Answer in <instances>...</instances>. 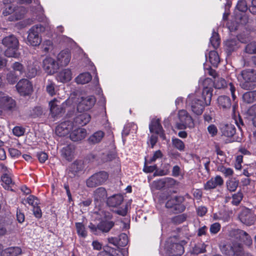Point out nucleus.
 <instances>
[{
    "instance_id": "f257e3e1",
    "label": "nucleus",
    "mask_w": 256,
    "mask_h": 256,
    "mask_svg": "<svg viewBox=\"0 0 256 256\" xmlns=\"http://www.w3.org/2000/svg\"><path fill=\"white\" fill-rule=\"evenodd\" d=\"M213 90L212 88L204 87L202 94L204 101L196 98L192 100L191 110L194 114L198 116L202 114L206 106L210 104Z\"/></svg>"
},
{
    "instance_id": "f03ea898",
    "label": "nucleus",
    "mask_w": 256,
    "mask_h": 256,
    "mask_svg": "<svg viewBox=\"0 0 256 256\" xmlns=\"http://www.w3.org/2000/svg\"><path fill=\"white\" fill-rule=\"evenodd\" d=\"M2 44L6 48L4 51V56L8 58H18L20 53L18 52L19 42L14 34L6 36L2 40Z\"/></svg>"
},
{
    "instance_id": "7ed1b4c3",
    "label": "nucleus",
    "mask_w": 256,
    "mask_h": 256,
    "mask_svg": "<svg viewBox=\"0 0 256 256\" xmlns=\"http://www.w3.org/2000/svg\"><path fill=\"white\" fill-rule=\"evenodd\" d=\"M185 200L186 198L183 196H170L167 198L165 208L174 214L182 213L186 209L184 204Z\"/></svg>"
},
{
    "instance_id": "20e7f679",
    "label": "nucleus",
    "mask_w": 256,
    "mask_h": 256,
    "mask_svg": "<svg viewBox=\"0 0 256 256\" xmlns=\"http://www.w3.org/2000/svg\"><path fill=\"white\" fill-rule=\"evenodd\" d=\"M242 88L248 90L251 88L250 83L256 82V70L246 68L240 72L238 76Z\"/></svg>"
},
{
    "instance_id": "39448f33",
    "label": "nucleus",
    "mask_w": 256,
    "mask_h": 256,
    "mask_svg": "<svg viewBox=\"0 0 256 256\" xmlns=\"http://www.w3.org/2000/svg\"><path fill=\"white\" fill-rule=\"evenodd\" d=\"M109 178V174L105 170L95 172L86 180V186L90 188H94L104 184Z\"/></svg>"
},
{
    "instance_id": "423d86ee",
    "label": "nucleus",
    "mask_w": 256,
    "mask_h": 256,
    "mask_svg": "<svg viewBox=\"0 0 256 256\" xmlns=\"http://www.w3.org/2000/svg\"><path fill=\"white\" fill-rule=\"evenodd\" d=\"M100 216L98 230L102 232H108L114 226V222L112 220V214L110 212L102 210Z\"/></svg>"
},
{
    "instance_id": "0eeeda50",
    "label": "nucleus",
    "mask_w": 256,
    "mask_h": 256,
    "mask_svg": "<svg viewBox=\"0 0 256 256\" xmlns=\"http://www.w3.org/2000/svg\"><path fill=\"white\" fill-rule=\"evenodd\" d=\"M222 252L227 256H244V248L241 244L232 242L224 244Z\"/></svg>"
},
{
    "instance_id": "6e6552de",
    "label": "nucleus",
    "mask_w": 256,
    "mask_h": 256,
    "mask_svg": "<svg viewBox=\"0 0 256 256\" xmlns=\"http://www.w3.org/2000/svg\"><path fill=\"white\" fill-rule=\"evenodd\" d=\"M44 30V28L41 24H36L32 26L29 30L28 36V44L32 46H39L42 42V38L39 34Z\"/></svg>"
},
{
    "instance_id": "1a4fd4ad",
    "label": "nucleus",
    "mask_w": 256,
    "mask_h": 256,
    "mask_svg": "<svg viewBox=\"0 0 256 256\" xmlns=\"http://www.w3.org/2000/svg\"><path fill=\"white\" fill-rule=\"evenodd\" d=\"M77 110L78 112L88 111L91 109L96 102V99L93 96L81 97L78 99Z\"/></svg>"
},
{
    "instance_id": "9d476101",
    "label": "nucleus",
    "mask_w": 256,
    "mask_h": 256,
    "mask_svg": "<svg viewBox=\"0 0 256 256\" xmlns=\"http://www.w3.org/2000/svg\"><path fill=\"white\" fill-rule=\"evenodd\" d=\"M16 88L21 96H26L32 94L33 87L32 82L28 80L22 78L16 84Z\"/></svg>"
},
{
    "instance_id": "9b49d317",
    "label": "nucleus",
    "mask_w": 256,
    "mask_h": 256,
    "mask_svg": "<svg viewBox=\"0 0 256 256\" xmlns=\"http://www.w3.org/2000/svg\"><path fill=\"white\" fill-rule=\"evenodd\" d=\"M149 129L151 133H154L159 135L162 140H164L166 139L164 130L160 124V119H152L149 124Z\"/></svg>"
},
{
    "instance_id": "f8f14e48",
    "label": "nucleus",
    "mask_w": 256,
    "mask_h": 256,
    "mask_svg": "<svg viewBox=\"0 0 256 256\" xmlns=\"http://www.w3.org/2000/svg\"><path fill=\"white\" fill-rule=\"evenodd\" d=\"M238 218L242 222L248 226L254 224L255 221L254 214L248 208L243 210Z\"/></svg>"
},
{
    "instance_id": "ddd939ff",
    "label": "nucleus",
    "mask_w": 256,
    "mask_h": 256,
    "mask_svg": "<svg viewBox=\"0 0 256 256\" xmlns=\"http://www.w3.org/2000/svg\"><path fill=\"white\" fill-rule=\"evenodd\" d=\"M222 134L226 137L232 138L233 140L240 142L242 138L236 137V129L232 124H226L222 126L220 128Z\"/></svg>"
},
{
    "instance_id": "4468645a",
    "label": "nucleus",
    "mask_w": 256,
    "mask_h": 256,
    "mask_svg": "<svg viewBox=\"0 0 256 256\" xmlns=\"http://www.w3.org/2000/svg\"><path fill=\"white\" fill-rule=\"evenodd\" d=\"M234 235L236 240L248 246H250L252 244V240L250 236L243 230H236L234 231Z\"/></svg>"
},
{
    "instance_id": "2eb2a0df",
    "label": "nucleus",
    "mask_w": 256,
    "mask_h": 256,
    "mask_svg": "<svg viewBox=\"0 0 256 256\" xmlns=\"http://www.w3.org/2000/svg\"><path fill=\"white\" fill-rule=\"evenodd\" d=\"M224 180L220 176H216L208 180L204 185V188L206 190H210L223 185Z\"/></svg>"
},
{
    "instance_id": "dca6fc26",
    "label": "nucleus",
    "mask_w": 256,
    "mask_h": 256,
    "mask_svg": "<svg viewBox=\"0 0 256 256\" xmlns=\"http://www.w3.org/2000/svg\"><path fill=\"white\" fill-rule=\"evenodd\" d=\"M84 164L81 160H76L68 166V174L71 178H74L84 169Z\"/></svg>"
},
{
    "instance_id": "f3484780",
    "label": "nucleus",
    "mask_w": 256,
    "mask_h": 256,
    "mask_svg": "<svg viewBox=\"0 0 256 256\" xmlns=\"http://www.w3.org/2000/svg\"><path fill=\"white\" fill-rule=\"evenodd\" d=\"M91 119L90 114L86 112H80L74 118L73 124L76 126H84L88 124Z\"/></svg>"
},
{
    "instance_id": "a211bd4d",
    "label": "nucleus",
    "mask_w": 256,
    "mask_h": 256,
    "mask_svg": "<svg viewBox=\"0 0 256 256\" xmlns=\"http://www.w3.org/2000/svg\"><path fill=\"white\" fill-rule=\"evenodd\" d=\"M16 106L14 100L8 96H4L0 98V108L4 110H12Z\"/></svg>"
},
{
    "instance_id": "6ab92c4d",
    "label": "nucleus",
    "mask_w": 256,
    "mask_h": 256,
    "mask_svg": "<svg viewBox=\"0 0 256 256\" xmlns=\"http://www.w3.org/2000/svg\"><path fill=\"white\" fill-rule=\"evenodd\" d=\"M107 192L103 187L97 188L94 192V202L96 204L102 203L107 198Z\"/></svg>"
},
{
    "instance_id": "aec40b11",
    "label": "nucleus",
    "mask_w": 256,
    "mask_h": 256,
    "mask_svg": "<svg viewBox=\"0 0 256 256\" xmlns=\"http://www.w3.org/2000/svg\"><path fill=\"white\" fill-rule=\"evenodd\" d=\"M12 222L8 220H0V237L12 233L14 231Z\"/></svg>"
},
{
    "instance_id": "412c9836",
    "label": "nucleus",
    "mask_w": 256,
    "mask_h": 256,
    "mask_svg": "<svg viewBox=\"0 0 256 256\" xmlns=\"http://www.w3.org/2000/svg\"><path fill=\"white\" fill-rule=\"evenodd\" d=\"M43 68L46 72L52 74L56 72L58 66L54 59L52 58H46L43 60Z\"/></svg>"
},
{
    "instance_id": "4be33fe9",
    "label": "nucleus",
    "mask_w": 256,
    "mask_h": 256,
    "mask_svg": "<svg viewBox=\"0 0 256 256\" xmlns=\"http://www.w3.org/2000/svg\"><path fill=\"white\" fill-rule=\"evenodd\" d=\"M240 42L237 38H233L227 40L225 42V48L228 54H230L232 52L236 50L240 46Z\"/></svg>"
},
{
    "instance_id": "5701e85b",
    "label": "nucleus",
    "mask_w": 256,
    "mask_h": 256,
    "mask_svg": "<svg viewBox=\"0 0 256 256\" xmlns=\"http://www.w3.org/2000/svg\"><path fill=\"white\" fill-rule=\"evenodd\" d=\"M86 130L84 128H78L72 131L70 135V138L74 142L82 140L86 136Z\"/></svg>"
},
{
    "instance_id": "b1692460",
    "label": "nucleus",
    "mask_w": 256,
    "mask_h": 256,
    "mask_svg": "<svg viewBox=\"0 0 256 256\" xmlns=\"http://www.w3.org/2000/svg\"><path fill=\"white\" fill-rule=\"evenodd\" d=\"M184 252V244L180 243L172 244L168 250L169 256H180Z\"/></svg>"
},
{
    "instance_id": "393cba45",
    "label": "nucleus",
    "mask_w": 256,
    "mask_h": 256,
    "mask_svg": "<svg viewBox=\"0 0 256 256\" xmlns=\"http://www.w3.org/2000/svg\"><path fill=\"white\" fill-rule=\"evenodd\" d=\"M70 127V122L68 121H64L56 127V132L60 136H64L69 132Z\"/></svg>"
},
{
    "instance_id": "a878e982",
    "label": "nucleus",
    "mask_w": 256,
    "mask_h": 256,
    "mask_svg": "<svg viewBox=\"0 0 256 256\" xmlns=\"http://www.w3.org/2000/svg\"><path fill=\"white\" fill-rule=\"evenodd\" d=\"M123 201L124 198L121 194H116L107 198L106 204L110 207L116 208L120 206Z\"/></svg>"
},
{
    "instance_id": "bb28decb",
    "label": "nucleus",
    "mask_w": 256,
    "mask_h": 256,
    "mask_svg": "<svg viewBox=\"0 0 256 256\" xmlns=\"http://www.w3.org/2000/svg\"><path fill=\"white\" fill-rule=\"evenodd\" d=\"M56 100L54 99L50 102V111L53 116H56L63 112L64 110V104L66 102H63L62 106H58L56 104Z\"/></svg>"
},
{
    "instance_id": "cd10ccee",
    "label": "nucleus",
    "mask_w": 256,
    "mask_h": 256,
    "mask_svg": "<svg viewBox=\"0 0 256 256\" xmlns=\"http://www.w3.org/2000/svg\"><path fill=\"white\" fill-rule=\"evenodd\" d=\"M180 121L188 125V127H191L194 126L193 120L188 112L185 110H180L178 114Z\"/></svg>"
},
{
    "instance_id": "c85d7f7f",
    "label": "nucleus",
    "mask_w": 256,
    "mask_h": 256,
    "mask_svg": "<svg viewBox=\"0 0 256 256\" xmlns=\"http://www.w3.org/2000/svg\"><path fill=\"white\" fill-rule=\"evenodd\" d=\"M217 103L220 108L223 110L229 109L232 106L230 98L225 95L219 96L217 98Z\"/></svg>"
},
{
    "instance_id": "c756f323",
    "label": "nucleus",
    "mask_w": 256,
    "mask_h": 256,
    "mask_svg": "<svg viewBox=\"0 0 256 256\" xmlns=\"http://www.w3.org/2000/svg\"><path fill=\"white\" fill-rule=\"evenodd\" d=\"M105 133L102 130H98L90 136L88 142L90 144H96L100 143L104 138Z\"/></svg>"
},
{
    "instance_id": "7c9ffc66",
    "label": "nucleus",
    "mask_w": 256,
    "mask_h": 256,
    "mask_svg": "<svg viewBox=\"0 0 256 256\" xmlns=\"http://www.w3.org/2000/svg\"><path fill=\"white\" fill-rule=\"evenodd\" d=\"M71 58V54L68 50H62L58 56V60L62 65L66 66Z\"/></svg>"
},
{
    "instance_id": "2f4dec72",
    "label": "nucleus",
    "mask_w": 256,
    "mask_h": 256,
    "mask_svg": "<svg viewBox=\"0 0 256 256\" xmlns=\"http://www.w3.org/2000/svg\"><path fill=\"white\" fill-rule=\"evenodd\" d=\"M75 228L78 236L85 238L88 235V232L86 225L83 222H75Z\"/></svg>"
},
{
    "instance_id": "473e14b6",
    "label": "nucleus",
    "mask_w": 256,
    "mask_h": 256,
    "mask_svg": "<svg viewBox=\"0 0 256 256\" xmlns=\"http://www.w3.org/2000/svg\"><path fill=\"white\" fill-rule=\"evenodd\" d=\"M1 256H18L22 254V249L18 246L9 247L1 252Z\"/></svg>"
},
{
    "instance_id": "72a5a7b5",
    "label": "nucleus",
    "mask_w": 256,
    "mask_h": 256,
    "mask_svg": "<svg viewBox=\"0 0 256 256\" xmlns=\"http://www.w3.org/2000/svg\"><path fill=\"white\" fill-rule=\"evenodd\" d=\"M72 75V72L70 69H64L58 73L57 80L63 83L66 82L71 80Z\"/></svg>"
},
{
    "instance_id": "f704fd0d",
    "label": "nucleus",
    "mask_w": 256,
    "mask_h": 256,
    "mask_svg": "<svg viewBox=\"0 0 256 256\" xmlns=\"http://www.w3.org/2000/svg\"><path fill=\"white\" fill-rule=\"evenodd\" d=\"M74 149L70 145L64 147L62 150V156L68 161H72L74 158Z\"/></svg>"
},
{
    "instance_id": "c9c22d12",
    "label": "nucleus",
    "mask_w": 256,
    "mask_h": 256,
    "mask_svg": "<svg viewBox=\"0 0 256 256\" xmlns=\"http://www.w3.org/2000/svg\"><path fill=\"white\" fill-rule=\"evenodd\" d=\"M92 78V76L90 72H84L76 78V82L79 84H85L90 82Z\"/></svg>"
},
{
    "instance_id": "e433bc0d",
    "label": "nucleus",
    "mask_w": 256,
    "mask_h": 256,
    "mask_svg": "<svg viewBox=\"0 0 256 256\" xmlns=\"http://www.w3.org/2000/svg\"><path fill=\"white\" fill-rule=\"evenodd\" d=\"M12 68L13 70L12 71L14 72V73L16 74L18 76H24L26 69L22 64L20 62H14L12 64Z\"/></svg>"
},
{
    "instance_id": "4c0bfd02",
    "label": "nucleus",
    "mask_w": 256,
    "mask_h": 256,
    "mask_svg": "<svg viewBox=\"0 0 256 256\" xmlns=\"http://www.w3.org/2000/svg\"><path fill=\"white\" fill-rule=\"evenodd\" d=\"M178 214H179L175 216L170 218L172 223L175 225H178L183 223L188 218V214H186L182 212Z\"/></svg>"
},
{
    "instance_id": "58836bf2",
    "label": "nucleus",
    "mask_w": 256,
    "mask_h": 256,
    "mask_svg": "<svg viewBox=\"0 0 256 256\" xmlns=\"http://www.w3.org/2000/svg\"><path fill=\"white\" fill-rule=\"evenodd\" d=\"M116 156L117 154L114 152L110 151L106 154L102 153L100 156V162H98L106 163L110 162L116 159Z\"/></svg>"
},
{
    "instance_id": "ea45409f",
    "label": "nucleus",
    "mask_w": 256,
    "mask_h": 256,
    "mask_svg": "<svg viewBox=\"0 0 256 256\" xmlns=\"http://www.w3.org/2000/svg\"><path fill=\"white\" fill-rule=\"evenodd\" d=\"M242 98L246 103H252L256 100V90L244 93L242 96Z\"/></svg>"
},
{
    "instance_id": "a19ab883",
    "label": "nucleus",
    "mask_w": 256,
    "mask_h": 256,
    "mask_svg": "<svg viewBox=\"0 0 256 256\" xmlns=\"http://www.w3.org/2000/svg\"><path fill=\"white\" fill-rule=\"evenodd\" d=\"M10 174H3L1 176L2 185L6 190H9L10 188V185L12 182V180L10 176Z\"/></svg>"
},
{
    "instance_id": "79ce46f5",
    "label": "nucleus",
    "mask_w": 256,
    "mask_h": 256,
    "mask_svg": "<svg viewBox=\"0 0 256 256\" xmlns=\"http://www.w3.org/2000/svg\"><path fill=\"white\" fill-rule=\"evenodd\" d=\"M209 61L214 66H217L220 62L218 53L215 50H211L209 52Z\"/></svg>"
},
{
    "instance_id": "37998d69",
    "label": "nucleus",
    "mask_w": 256,
    "mask_h": 256,
    "mask_svg": "<svg viewBox=\"0 0 256 256\" xmlns=\"http://www.w3.org/2000/svg\"><path fill=\"white\" fill-rule=\"evenodd\" d=\"M243 198L244 194L242 191L240 190L238 191L236 193H235L232 195V200L231 202L232 204L235 206H238L242 200Z\"/></svg>"
},
{
    "instance_id": "c03bdc74",
    "label": "nucleus",
    "mask_w": 256,
    "mask_h": 256,
    "mask_svg": "<svg viewBox=\"0 0 256 256\" xmlns=\"http://www.w3.org/2000/svg\"><path fill=\"white\" fill-rule=\"evenodd\" d=\"M172 146L180 152H184L185 149L184 142L178 138H172Z\"/></svg>"
},
{
    "instance_id": "a18cd8bd",
    "label": "nucleus",
    "mask_w": 256,
    "mask_h": 256,
    "mask_svg": "<svg viewBox=\"0 0 256 256\" xmlns=\"http://www.w3.org/2000/svg\"><path fill=\"white\" fill-rule=\"evenodd\" d=\"M220 40L219 38V34L218 32H214L210 38V42L212 47L216 49L220 44Z\"/></svg>"
},
{
    "instance_id": "49530a36",
    "label": "nucleus",
    "mask_w": 256,
    "mask_h": 256,
    "mask_svg": "<svg viewBox=\"0 0 256 256\" xmlns=\"http://www.w3.org/2000/svg\"><path fill=\"white\" fill-rule=\"evenodd\" d=\"M26 203L32 207L40 204V200L36 196L30 194L26 198Z\"/></svg>"
},
{
    "instance_id": "de8ad7c7",
    "label": "nucleus",
    "mask_w": 256,
    "mask_h": 256,
    "mask_svg": "<svg viewBox=\"0 0 256 256\" xmlns=\"http://www.w3.org/2000/svg\"><path fill=\"white\" fill-rule=\"evenodd\" d=\"M218 170L221 172L225 177L232 176L234 174V170L230 168H226L224 166H220L218 168Z\"/></svg>"
},
{
    "instance_id": "09e8293b",
    "label": "nucleus",
    "mask_w": 256,
    "mask_h": 256,
    "mask_svg": "<svg viewBox=\"0 0 256 256\" xmlns=\"http://www.w3.org/2000/svg\"><path fill=\"white\" fill-rule=\"evenodd\" d=\"M18 78V76L16 74H15L14 72L12 70L10 71L6 74V80L10 84H14L17 82Z\"/></svg>"
},
{
    "instance_id": "8fccbe9b",
    "label": "nucleus",
    "mask_w": 256,
    "mask_h": 256,
    "mask_svg": "<svg viewBox=\"0 0 256 256\" xmlns=\"http://www.w3.org/2000/svg\"><path fill=\"white\" fill-rule=\"evenodd\" d=\"M37 70L36 68L32 66L28 67L26 70L24 77H26L28 78H32L36 75Z\"/></svg>"
},
{
    "instance_id": "3c124183",
    "label": "nucleus",
    "mask_w": 256,
    "mask_h": 256,
    "mask_svg": "<svg viewBox=\"0 0 256 256\" xmlns=\"http://www.w3.org/2000/svg\"><path fill=\"white\" fill-rule=\"evenodd\" d=\"M119 247H124L127 245L128 242V236L124 233L120 234L118 237Z\"/></svg>"
},
{
    "instance_id": "603ef678",
    "label": "nucleus",
    "mask_w": 256,
    "mask_h": 256,
    "mask_svg": "<svg viewBox=\"0 0 256 256\" xmlns=\"http://www.w3.org/2000/svg\"><path fill=\"white\" fill-rule=\"evenodd\" d=\"M42 108L40 106H35L30 110V115L33 118L39 117L42 114Z\"/></svg>"
},
{
    "instance_id": "864d4df0",
    "label": "nucleus",
    "mask_w": 256,
    "mask_h": 256,
    "mask_svg": "<svg viewBox=\"0 0 256 256\" xmlns=\"http://www.w3.org/2000/svg\"><path fill=\"white\" fill-rule=\"evenodd\" d=\"M148 160L145 158L144 164V166L143 171L146 173H150L154 172V170L156 171L158 168V166L156 164L153 166H148V163L147 162Z\"/></svg>"
},
{
    "instance_id": "5fc2aeb1",
    "label": "nucleus",
    "mask_w": 256,
    "mask_h": 256,
    "mask_svg": "<svg viewBox=\"0 0 256 256\" xmlns=\"http://www.w3.org/2000/svg\"><path fill=\"white\" fill-rule=\"evenodd\" d=\"M245 51L250 54H256V42H251L248 44L245 48Z\"/></svg>"
},
{
    "instance_id": "6e6d98bb",
    "label": "nucleus",
    "mask_w": 256,
    "mask_h": 256,
    "mask_svg": "<svg viewBox=\"0 0 256 256\" xmlns=\"http://www.w3.org/2000/svg\"><path fill=\"white\" fill-rule=\"evenodd\" d=\"M236 7L239 11L242 12H246L248 10L247 2L246 0H238Z\"/></svg>"
},
{
    "instance_id": "4d7b16f0",
    "label": "nucleus",
    "mask_w": 256,
    "mask_h": 256,
    "mask_svg": "<svg viewBox=\"0 0 256 256\" xmlns=\"http://www.w3.org/2000/svg\"><path fill=\"white\" fill-rule=\"evenodd\" d=\"M238 182L235 180H230L226 182L227 188L231 192H234L238 186Z\"/></svg>"
},
{
    "instance_id": "13d9d810",
    "label": "nucleus",
    "mask_w": 256,
    "mask_h": 256,
    "mask_svg": "<svg viewBox=\"0 0 256 256\" xmlns=\"http://www.w3.org/2000/svg\"><path fill=\"white\" fill-rule=\"evenodd\" d=\"M162 156L163 154L162 152L160 150H158L154 152L153 156L148 160L147 162L148 164H152L155 162L157 159L162 158Z\"/></svg>"
},
{
    "instance_id": "bf43d9fd",
    "label": "nucleus",
    "mask_w": 256,
    "mask_h": 256,
    "mask_svg": "<svg viewBox=\"0 0 256 256\" xmlns=\"http://www.w3.org/2000/svg\"><path fill=\"white\" fill-rule=\"evenodd\" d=\"M36 156L38 160V161L41 164L44 163L48 159V154L44 152H38Z\"/></svg>"
},
{
    "instance_id": "052dcab7",
    "label": "nucleus",
    "mask_w": 256,
    "mask_h": 256,
    "mask_svg": "<svg viewBox=\"0 0 256 256\" xmlns=\"http://www.w3.org/2000/svg\"><path fill=\"white\" fill-rule=\"evenodd\" d=\"M25 132V128L18 126H16L12 129L13 134L16 136H20L24 135Z\"/></svg>"
},
{
    "instance_id": "680f3d73",
    "label": "nucleus",
    "mask_w": 256,
    "mask_h": 256,
    "mask_svg": "<svg viewBox=\"0 0 256 256\" xmlns=\"http://www.w3.org/2000/svg\"><path fill=\"white\" fill-rule=\"evenodd\" d=\"M221 226L218 222H214L210 225V231L212 234H217L220 230Z\"/></svg>"
},
{
    "instance_id": "e2e57ef3",
    "label": "nucleus",
    "mask_w": 256,
    "mask_h": 256,
    "mask_svg": "<svg viewBox=\"0 0 256 256\" xmlns=\"http://www.w3.org/2000/svg\"><path fill=\"white\" fill-rule=\"evenodd\" d=\"M16 220L19 223L22 224L24 222L25 220L24 214L22 210L19 208H18L16 210Z\"/></svg>"
},
{
    "instance_id": "0e129e2a",
    "label": "nucleus",
    "mask_w": 256,
    "mask_h": 256,
    "mask_svg": "<svg viewBox=\"0 0 256 256\" xmlns=\"http://www.w3.org/2000/svg\"><path fill=\"white\" fill-rule=\"evenodd\" d=\"M32 212L34 216L36 218L38 219L42 218V214L39 205H36V206L32 207Z\"/></svg>"
},
{
    "instance_id": "69168bd1",
    "label": "nucleus",
    "mask_w": 256,
    "mask_h": 256,
    "mask_svg": "<svg viewBox=\"0 0 256 256\" xmlns=\"http://www.w3.org/2000/svg\"><path fill=\"white\" fill-rule=\"evenodd\" d=\"M54 86V84L51 82L48 84L46 86V92L50 96H54L56 94Z\"/></svg>"
},
{
    "instance_id": "338daca9",
    "label": "nucleus",
    "mask_w": 256,
    "mask_h": 256,
    "mask_svg": "<svg viewBox=\"0 0 256 256\" xmlns=\"http://www.w3.org/2000/svg\"><path fill=\"white\" fill-rule=\"evenodd\" d=\"M207 129L209 134L212 137L216 136L218 134V128L214 124H211L208 126Z\"/></svg>"
},
{
    "instance_id": "774afa93",
    "label": "nucleus",
    "mask_w": 256,
    "mask_h": 256,
    "mask_svg": "<svg viewBox=\"0 0 256 256\" xmlns=\"http://www.w3.org/2000/svg\"><path fill=\"white\" fill-rule=\"evenodd\" d=\"M164 180V184H165V186H167L168 188H172L174 186L176 183V180L172 178H166Z\"/></svg>"
}]
</instances>
